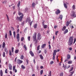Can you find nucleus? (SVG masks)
Here are the masks:
<instances>
[{
    "label": "nucleus",
    "mask_w": 76,
    "mask_h": 76,
    "mask_svg": "<svg viewBox=\"0 0 76 76\" xmlns=\"http://www.w3.org/2000/svg\"><path fill=\"white\" fill-rule=\"evenodd\" d=\"M37 37V33L35 32L33 35V40L34 41H36V42H38V41H40L41 39V34L39 33H38L37 34V39H36Z\"/></svg>",
    "instance_id": "obj_1"
},
{
    "label": "nucleus",
    "mask_w": 76,
    "mask_h": 76,
    "mask_svg": "<svg viewBox=\"0 0 76 76\" xmlns=\"http://www.w3.org/2000/svg\"><path fill=\"white\" fill-rule=\"evenodd\" d=\"M18 15H21V16L19 18L18 17H17V20L18 19L19 21L20 22L22 20V19L23 18V14L21 13V12H18Z\"/></svg>",
    "instance_id": "obj_2"
},
{
    "label": "nucleus",
    "mask_w": 76,
    "mask_h": 76,
    "mask_svg": "<svg viewBox=\"0 0 76 76\" xmlns=\"http://www.w3.org/2000/svg\"><path fill=\"white\" fill-rule=\"evenodd\" d=\"M23 63V61L20 60V59L17 60V63L20 64Z\"/></svg>",
    "instance_id": "obj_3"
},
{
    "label": "nucleus",
    "mask_w": 76,
    "mask_h": 76,
    "mask_svg": "<svg viewBox=\"0 0 76 76\" xmlns=\"http://www.w3.org/2000/svg\"><path fill=\"white\" fill-rule=\"evenodd\" d=\"M69 41H71V42H73V37H70L69 39Z\"/></svg>",
    "instance_id": "obj_4"
},
{
    "label": "nucleus",
    "mask_w": 76,
    "mask_h": 76,
    "mask_svg": "<svg viewBox=\"0 0 76 76\" xmlns=\"http://www.w3.org/2000/svg\"><path fill=\"white\" fill-rule=\"evenodd\" d=\"M75 12H72L71 14V16L72 17H73L74 18H75Z\"/></svg>",
    "instance_id": "obj_5"
},
{
    "label": "nucleus",
    "mask_w": 76,
    "mask_h": 76,
    "mask_svg": "<svg viewBox=\"0 0 76 76\" xmlns=\"http://www.w3.org/2000/svg\"><path fill=\"white\" fill-rule=\"evenodd\" d=\"M9 69L11 70L12 69V64H9L8 65Z\"/></svg>",
    "instance_id": "obj_6"
},
{
    "label": "nucleus",
    "mask_w": 76,
    "mask_h": 76,
    "mask_svg": "<svg viewBox=\"0 0 76 76\" xmlns=\"http://www.w3.org/2000/svg\"><path fill=\"white\" fill-rule=\"evenodd\" d=\"M68 45H72L73 44V42H71L70 41H68Z\"/></svg>",
    "instance_id": "obj_7"
},
{
    "label": "nucleus",
    "mask_w": 76,
    "mask_h": 76,
    "mask_svg": "<svg viewBox=\"0 0 76 76\" xmlns=\"http://www.w3.org/2000/svg\"><path fill=\"white\" fill-rule=\"evenodd\" d=\"M60 13V11L59 10H57L56 12V13L57 15H58Z\"/></svg>",
    "instance_id": "obj_8"
},
{
    "label": "nucleus",
    "mask_w": 76,
    "mask_h": 76,
    "mask_svg": "<svg viewBox=\"0 0 76 76\" xmlns=\"http://www.w3.org/2000/svg\"><path fill=\"white\" fill-rule=\"evenodd\" d=\"M46 46V44H43L41 45V47L42 48H44Z\"/></svg>",
    "instance_id": "obj_9"
},
{
    "label": "nucleus",
    "mask_w": 76,
    "mask_h": 76,
    "mask_svg": "<svg viewBox=\"0 0 76 76\" xmlns=\"http://www.w3.org/2000/svg\"><path fill=\"white\" fill-rule=\"evenodd\" d=\"M56 55V53L55 52L54 53H53V60H55V56Z\"/></svg>",
    "instance_id": "obj_10"
},
{
    "label": "nucleus",
    "mask_w": 76,
    "mask_h": 76,
    "mask_svg": "<svg viewBox=\"0 0 76 76\" xmlns=\"http://www.w3.org/2000/svg\"><path fill=\"white\" fill-rule=\"evenodd\" d=\"M30 53L31 55V56H32V57H34V54L33 52H32V51H30Z\"/></svg>",
    "instance_id": "obj_11"
},
{
    "label": "nucleus",
    "mask_w": 76,
    "mask_h": 76,
    "mask_svg": "<svg viewBox=\"0 0 76 76\" xmlns=\"http://www.w3.org/2000/svg\"><path fill=\"white\" fill-rule=\"evenodd\" d=\"M30 53L31 55V56H32V57H34V54L33 52H32V51H30Z\"/></svg>",
    "instance_id": "obj_12"
},
{
    "label": "nucleus",
    "mask_w": 76,
    "mask_h": 76,
    "mask_svg": "<svg viewBox=\"0 0 76 76\" xmlns=\"http://www.w3.org/2000/svg\"><path fill=\"white\" fill-rule=\"evenodd\" d=\"M59 51H60V49L58 50H54V52L53 53H55V54H56V53L57 52H59Z\"/></svg>",
    "instance_id": "obj_13"
},
{
    "label": "nucleus",
    "mask_w": 76,
    "mask_h": 76,
    "mask_svg": "<svg viewBox=\"0 0 76 76\" xmlns=\"http://www.w3.org/2000/svg\"><path fill=\"white\" fill-rule=\"evenodd\" d=\"M68 31L67 29H66L64 31V34H66V33H67L68 32Z\"/></svg>",
    "instance_id": "obj_14"
},
{
    "label": "nucleus",
    "mask_w": 76,
    "mask_h": 76,
    "mask_svg": "<svg viewBox=\"0 0 76 76\" xmlns=\"http://www.w3.org/2000/svg\"><path fill=\"white\" fill-rule=\"evenodd\" d=\"M43 26L44 28V29H46L47 28V25H45L44 24L43 25Z\"/></svg>",
    "instance_id": "obj_15"
},
{
    "label": "nucleus",
    "mask_w": 76,
    "mask_h": 76,
    "mask_svg": "<svg viewBox=\"0 0 76 76\" xmlns=\"http://www.w3.org/2000/svg\"><path fill=\"white\" fill-rule=\"evenodd\" d=\"M39 56L41 60H43V59H44V57H43V56H42V55H39Z\"/></svg>",
    "instance_id": "obj_16"
},
{
    "label": "nucleus",
    "mask_w": 76,
    "mask_h": 76,
    "mask_svg": "<svg viewBox=\"0 0 76 76\" xmlns=\"http://www.w3.org/2000/svg\"><path fill=\"white\" fill-rule=\"evenodd\" d=\"M28 8L26 7L24 10V12H28Z\"/></svg>",
    "instance_id": "obj_17"
},
{
    "label": "nucleus",
    "mask_w": 76,
    "mask_h": 76,
    "mask_svg": "<svg viewBox=\"0 0 76 76\" xmlns=\"http://www.w3.org/2000/svg\"><path fill=\"white\" fill-rule=\"evenodd\" d=\"M72 61H69L68 62V64H70L72 63Z\"/></svg>",
    "instance_id": "obj_18"
},
{
    "label": "nucleus",
    "mask_w": 76,
    "mask_h": 76,
    "mask_svg": "<svg viewBox=\"0 0 76 76\" xmlns=\"http://www.w3.org/2000/svg\"><path fill=\"white\" fill-rule=\"evenodd\" d=\"M0 74L1 76H3V71H2V70H1Z\"/></svg>",
    "instance_id": "obj_19"
},
{
    "label": "nucleus",
    "mask_w": 76,
    "mask_h": 76,
    "mask_svg": "<svg viewBox=\"0 0 76 76\" xmlns=\"http://www.w3.org/2000/svg\"><path fill=\"white\" fill-rule=\"evenodd\" d=\"M66 26H64V27H63L62 30L63 31H64L65 29H66Z\"/></svg>",
    "instance_id": "obj_20"
},
{
    "label": "nucleus",
    "mask_w": 76,
    "mask_h": 76,
    "mask_svg": "<svg viewBox=\"0 0 76 76\" xmlns=\"http://www.w3.org/2000/svg\"><path fill=\"white\" fill-rule=\"evenodd\" d=\"M69 24H70V23H69V21H67L66 22V26H69Z\"/></svg>",
    "instance_id": "obj_21"
},
{
    "label": "nucleus",
    "mask_w": 76,
    "mask_h": 76,
    "mask_svg": "<svg viewBox=\"0 0 76 76\" xmlns=\"http://www.w3.org/2000/svg\"><path fill=\"white\" fill-rule=\"evenodd\" d=\"M70 55H67V59H69V58H70Z\"/></svg>",
    "instance_id": "obj_22"
},
{
    "label": "nucleus",
    "mask_w": 76,
    "mask_h": 76,
    "mask_svg": "<svg viewBox=\"0 0 76 76\" xmlns=\"http://www.w3.org/2000/svg\"><path fill=\"white\" fill-rule=\"evenodd\" d=\"M2 47L3 48H4L5 47V42H4L2 44Z\"/></svg>",
    "instance_id": "obj_23"
},
{
    "label": "nucleus",
    "mask_w": 76,
    "mask_h": 76,
    "mask_svg": "<svg viewBox=\"0 0 76 76\" xmlns=\"http://www.w3.org/2000/svg\"><path fill=\"white\" fill-rule=\"evenodd\" d=\"M6 16H7V20L8 22H9V16H8V15H7V14L6 15Z\"/></svg>",
    "instance_id": "obj_24"
},
{
    "label": "nucleus",
    "mask_w": 76,
    "mask_h": 76,
    "mask_svg": "<svg viewBox=\"0 0 76 76\" xmlns=\"http://www.w3.org/2000/svg\"><path fill=\"white\" fill-rule=\"evenodd\" d=\"M51 76V71H50L49 72V75H48V76Z\"/></svg>",
    "instance_id": "obj_25"
},
{
    "label": "nucleus",
    "mask_w": 76,
    "mask_h": 76,
    "mask_svg": "<svg viewBox=\"0 0 76 76\" xmlns=\"http://www.w3.org/2000/svg\"><path fill=\"white\" fill-rule=\"evenodd\" d=\"M18 52H19V50H15V54H18Z\"/></svg>",
    "instance_id": "obj_26"
},
{
    "label": "nucleus",
    "mask_w": 76,
    "mask_h": 76,
    "mask_svg": "<svg viewBox=\"0 0 76 76\" xmlns=\"http://www.w3.org/2000/svg\"><path fill=\"white\" fill-rule=\"evenodd\" d=\"M20 58L21 60H23V58H24V56H23V55H21Z\"/></svg>",
    "instance_id": "obj_27"
},
{
    "label": "nucleus",
    "mask_w": 76,
    "mask_h": 76,
    "mask_svg": "<svg viewBox=\"0 0 76 76\" xmlns=\"http://www.w3.org/2000/svg\"><path fill=\"white\" fill-rule=\"evenodd\" d=\"M26 20L27 21H28V22H30L31 21V20L30 19V18H27L26 19Z\"/></svg>",
    "instance_id": "obj_28"
},
{
    "label": "nucleus",
    "mask_w": 76,
    "mask_h": 76,
    "mask_svg": "<svg viewBox=\"0 0 76 76\" xmlns=\"http://www.w3.org/2000/svg\"><path fill=\"white\" fill-rule=\"evenodd\" d=\"M34 28L35 29H36L37 28V24H36L35 25H34Z\"/></svg>",
    "instance_id": "obj_29"
},
{
    "label": "nucleus",
    "mask_w": 76,
    "mask_h": 76,
    "mask_svg": "<svg viewBox=\"0 0 76 76\" xmlns=\"http://www.w3.org/2000/svg\"><path fill=\"white\" fill-rule=\"evenodd\" d=\"M20 1H19L18 2V7H19V6H20Z\"/></svg>",
    "instance_id": "obj_30"
},
{
    "label": "nucleus",
    "mask_w": 76,
    "mask_h": 76,
    "mask_svg": "<svg viewBox=\"0 0 76 76\" xmlns=\"http://www.w3.org/2000/svg\"><path fill=\"white\" fill-rule=\"evenodd\" d=\"M19 38V34H18L17 35V39H18Z\"/></svg>",
    "instance_id": "obj_31"
},
{
    "label": "nucleus",
    "mask_w": 76,
    "mask_h": 76,
    "mask_svg": "<svg viewBox=\"0 0 76 76\" xmlns=\"http://www.w3.org/2000/svg\"><path fill=\"white\" fill-rule=\"evenodd\" d=\"M24 48L26 50H27V48H26V45H24L23 46Z\"/></svg>",
    "instance_id": "obj_32"
},
{
    "label": "nucleus",
    "mask_w": 76,
    "mask_h": 76,
    "mask_svg": "<svg viewBox=\"0 0 76 76\" xmlns=\"http://www.w3.org/2000/svg\"><path fill=\"white\" fill-rule=\"evenodd\" d=\"M64 6L66 9H67V5L66 4H64Z\"/></svg>",
    "instance_id": "obj_33"
},
{
    "label": "nucleus",
    "mask_w": 76,
    "mask_h": 76,
    "mask_svg": "<svg viewBox=\"0 0 76 76\" xmlns=\"http://www.w3.org/2000/svg\"><path fill=\"white\" fill-rule=\"evenodd\" d=\"M21 68H22V69H25V67L23 65H22Z\"/></svg>",
    "instance_id": "obj_34"
},
{
    "label": "nucleus",
    "mask_w": 76,
    "mask_h": 76,
    "mask_svg": "<svg viewBox=\"0 0 76 76\" xmlns=\"http://www.w3.org/2000/svg\"><path fill=\"white\" fill-rule=\"evenodd\" d=\"M59 18L60 19H61V20H62V18H63V15H60Z\"/></svg>",
    "instance_id": "obj_35"
},
{
    "label": "nucleus",
    "mask_w": 76,
    "mask_h": 76,
    "mask_svg": "<svg viewBox=\"0 0 76 76\" xmlns=\"http://www.w3.org/2000/svg\"><path fill=\"white\" fill-rule=\"evenodd\" d=\"M16 68V67L15 66H13V71H15V70L16 69H15Z\"/></svg>",
    "instance_id": "obj_36"
},
{
    "label": "nucleus",
    "mask_w": 76,
    "mask_h": 76,
    "mask_svg": "<svg viewBox=\"0 0 76 76\" xmlns=\"http://www.w3.org/2000/svg\"><path fill=\"white\" fill-rule=\"evenodd\" d=\"M14 48L12 47V53H13L14 52Z\"/></svg>",
    "instance_id": "obj_37"
},
{
    "label": "nucleus",
    "mask_w": 76,
    "mask_h": 76,
    "mask_svg": "<svg viewBox=\"0 0 76 76\" xmlns=\"http://www.w3.org/2000/svg\"><path fill=\"white\" fill-rule=\"evenodd\" d=\"M2 56H3V57H5V52H4L2 54Z\"/></svg>",
    "instance_id": "obj_38"
},
{
    "label": "nucleus",
    "mask_w": 76,
    "mask_h": 76,
    "mask_svg": "<svg viewBox=\"0 0 76 76\" xmlns=\"http://www.w3.org/2000/svg\"><path fill=\"white\" fill-rule=\"evenodd\" d=\"M9 55L10 56H12V52H11V50H9Z\"/></svg>",
    "instance_id": "obj_39"
},
{
    "label": "nucleus",
    "mask_w": 76,
    "mask_h": 76,
    "mask_svg": "<svg viewBox=\"0 0 76 76\" xmlns=\"http://www.w3.org/2000/svg\"><path fill=\"white\" fill-rule=\"evenodd\" d=\"M39 47H40V45H39V46H38L37 47V51H38V50H39Z\"/></svg>",
    "instance_id": "obj_40"
},
{
    "label": "nucleus",
    "mask_w": 76,
    "mask_h": 76,
    "mask_svg": "<svg viewBox=\"0 0 76 76\" xmlns=\"http://www.w3.org/2000/svg\"><path fill=\"white\" fill-rule=\"evenodd\" d=\"M5 38H7V33H6L5 34Z\"/></svg>",
    "instance_id": "obj_41"
},
{
    "label": "nucleus",
    "mask_w": 76,
    "mask_h": 76,
    "mask_svg": "<svg viewBox=\"0 0 76 76\" xmlns=\"http://www.w3.org/2000/svg\"><path fill=\"white\" fill-rule=\"evenodd\" d=\"M28 39L29 41H30V39H31V37L28 36Z\"/></svg>",
    "instance_id": "obj_42"
},
{
    "label": "nucleus",
    "mask_w": 76,
    "mask_h": 76,
    "mask_svg": "<svg viewBox=\"0 0 76 76\" xmlns=\"http://www.w3.org/2000/svg\"><path fill=\"white\" fill-rule=\"evenodd\" d=\"M36 4H35L34 3H33L32 4V6L33 7H34L35 6Z\"/></svg>",
    "instance_id": "obj_43"
},
{
    "label": "nucleus",
    "mask_w": 76,
    "mask_h": 76,
    "mask_svg": "<svg viewBox=\"0 0 76 76\" xmlns=\"http://www.w3.org/2000/svg\"><path fill=\"white\" fill-rule=\"evenodd\" d=\"M72 8L73 9V10H75V5H74L73 6H72Z\"/></svg>",
    "instance_id": "obj_44"
},
{
    "label": "nucleus",
    "mask_w": 76,
    "mask_h": 76,
    "mask_svg": "<svg viewBox=\"0 0 76 76\" xmlns=\"http://www.w3.org/2000/svg\"><path fill=\"white\" fill-rule=\"evenodd\" d=\"M15 34L16 33L15 32V31L13 32V35H14V37H15Z\"/></svg>",
    "instance_id": "obj_45"
},
{
    "label": "nucleus",
    "mask_w": 76,
    "mask_h": 76,
    "mask_svg": "<svg viewBox=\"0 0 76 76\" xmlns=\"http://www.w3.org/2000/svg\"><path fill=\"white\" fill-rule=\"evenodd\" d=\"M23 39H24V37H22L21 39V41H23Z\"/></svg>",
    "instance_id": "obj_46"
},
{
    "label": "nucleus",
    "mask_w": 76,
    "mask_h": 76,
    "mask_svg": "<svg viewBox=\"0 0 76 76\" xmlns=\"http://www.w3.org/2000/svg\"><path fill=\"white\" fill-rule=\"evenodd\" d=\"M60 76H63V72L60 73Z\"/></svg>",
    "instance_id": "obj_47"
},
{
    "label": "nucleus",
    "mask_w": 76,
    "mask_h": 76,
    "mask_svg": "<svg viewBox=\"0 0 76 76\" xmlns=\"http://www.w3.org/2000/svg\"><path fill=\"white\" fill-rule=\"evenodd\" d=\"M73 69V67H72L71 68V69L69 71V72H70L72 71V70Z\"/></svg>",
    "instance_id": "obj_48"
},
{
    "label": "nucleus",
    "mask_w": 76,
    "mask_h": 76,
    "mask_svg": "<svg viewBox=\"0 0 76 76\" xmlns=\"http://www.w3.org/2000/svg\"><path fill=\"white\" fill-rule=\"evenodd\" d=\"M43 73V70H42L40 71V75H42Z\"/></svg>",
    "instance_id": "obj_49"
},
{
    "label": "nucleus",
    "mask_w": 76,
    "mask_h": 76,
    "mask_svg": "<svg viewBox=\"0 0 76 76\" xmlns=\"http://www.w3.org/2000/svg\"><path fill=\"white\" fill-rule=\"evenodd\" d=\"M10 35V36H12V32H11V31H9Z\"/></svg>",
    "instance_id": "obj_50"
},
{
    "label": "nucleus",
    "mask_w": 76,
    "mask_h": 76,
    "mask_svg": "<svg viewBox=\"0 0 76 76\" xmlns=\"http://www.w3.org/2000/svg\"><path fill=\"white\" fill-rule=\"evenodd\" d=\"M50 64H53L54 63V61H51L50 62Z\"/></svg>",
    "instance_id": "obj_51"
},
{
    "label": "nucleus",
    "mask_w": 76,
    "mask_h": 76,
    "mask_svg": "<svg viewBox=\"0 0 76 76\" xmlns=\"http://www.w3.org/2000/svg\"><path fill=\"white\" fill-rule=\"evenodd\" d=\"M76 38H75L74 39V41L73 42V44H75V42H76Z\"/></svg>",
    "instance_id": "obj_52"
},
{
    "label": "nucleus",
    "mask_w": 76,
    "mask_h": 76,
    "mask_svg": "<svg viewBox=\"0 0 76 76\" xmlns=\"http://www.w3.org/2000/svg\"><path fill=\"white\" fill-rule=\"evenodd\" d=\"M58 31H57L56 32V35H57V34H58Z\"/></svg>",
    "instance_id": "obj_53"
},
{
    "label": "nucleus",
    "mask_w": 76,
    "mask_h": 76,
    "mask_svg": "<svg viewBox=\"0 0 76 76\" xmlns=\"http://www.w3.org/2000/svg\"><path fill=\"white\" fill-rule=\"evenodd\" d=\"M58 27V26H55L54 27V28L55 29H56Z\"/></svg>",
    "instance_id": "obj_54"
},
{
    "label": "nucleus",
    "mask_w": 76,
    "mask_h": 76,
    "mask_svg": "<svg viewBox=\"0 0 76 76\" xmlns=\"http://www.w3.org/2000/svg\"><path fill=\"white\" fill-rule=\"evenodd\" d=\"M49 49H51V45H49Z\"/></svg>",
    "instance_id": "obj_55"
},
{
    "label": "nucleus",
    "mask_w": 76,
    "mask_h": 76,
    "mask_svg": "<svg viewBox=\"0 0 76 76\" xmlns=\"http://www.w3.org/2000/svg\"><path fill=\"white\" fill-rule=\"evenodd\" d=\"M69 50H70V51H71V50H72V48H69Z\"/></svg>",
    "instance_id": "obj_56"
},
{
    "label": "nucleus",
    "mask_w": 76,
    "mask_h": 76,
    "mask_svg": "<svg viewBox=\"0 0 76 76\" xmlns=\"http://www.w3.org/2000/svg\"><path fill=\"white\" fill-rule=\"evenodd\" d=\"M5 72L6 73H7V69H6L5 70Z\"/></svg>",
    "instance_id": "obj_57"
},
{
    "label": "nucleus",
    "mask_w": 76,
    "mask_h": 76,
    "mask_svg": "<svg viewBox=\"0 0 76 76\" xmlns=\"http://www.w3.org/2000/svg\"><path fill=\"white\" fill-rule=\"evenodd\" d=\"M2 3H3V4H6V1H3V2H2Z\"/></svg>",
    "instance_id": "obj_58"
},
{
    "label": "nucleus",
    "mask_w": 76,
    "mask_h": 76,
    "mask_svg": "<svg viewBox=\"0 0 76 76\" xmlns=\"http://www.w3.org/2000/svg\"><path fill=\"white\" fill-rule=\"evenodd\" d=\"M70 67V65H69L68 66V67H66V69H69V67Z\"/></svg>",
    "instance_id": "obj_59"
},
{
    "label": "nucleus",
    "mask_w": 76,
    "mask_h": 76,
    "mask_svg": "<svg viewBox=\"0 0 76 76\" xmlns=\"http://www.w3.org/2000/svg\"><path fill=\"white\" fill-rule=\"evenodd\" d=\"M19 32V29H18L17 30V33H18Z\"/></svg>",
    "instance_id": "obj_60"
},
{
    "label": "nucleus",
    "mask_w": 76,
    "mask_h": 76,
    "mask_svg": "<svg viewBox=\"0 0 76 76\" xmlns=\"http://www.w3.org/2000/svg\"><path fill=\"white\" fill-rule=\"evenodd\" d=\"M71 28L72 29H73V28H74V27L73 26H72L71 27Z\"/></svg>",
    "instance_id": "obj_61"
},
{
    "label": "nucleus",
    "mask_w": 76,
    "mask_h": 76,
    "mask_svg": "<svg viewBox=\"0 0 76 76\" xmlns=\"http://www.w3.org/2000/svg\"><path fill=\"white\" fill-rule=\"evenodd\" d=\"M14 71L15 73H16V72H17V69H15Z\"/></svg>",
    "instance_id": "obj_62"
},
{
    "label": "nucleus",
    "mask_w": 76,
    "mask_h": 76,
    "mask_svg": "<svg viewBox=\"0 0 76 76\" xmlns=\"http://www.w3.org/2000/svg\"><path fill=\"white\" fill-rule=\"evenodd\" d=\"M12 8H13V10H14V9H15V6H13V7H12Z\"/></svg>",
    "instance_id": "obj_63"
},
{
    "label": "nucleus",
    "mask_w": 76,
    "mask_h": 76,
    "mask_svg": "<svg viewBox=\"0 0 76 76\" xmlns=\"http://www.w3.org/2000/svg\"><path fill=\"white\" fill-rule=\"evenodd\" d=\"M10 74H11V75H12V73H13V72H12L10 71Z\"/></svg>",
    "instance_id": "obj_64"
}]
</instances>
